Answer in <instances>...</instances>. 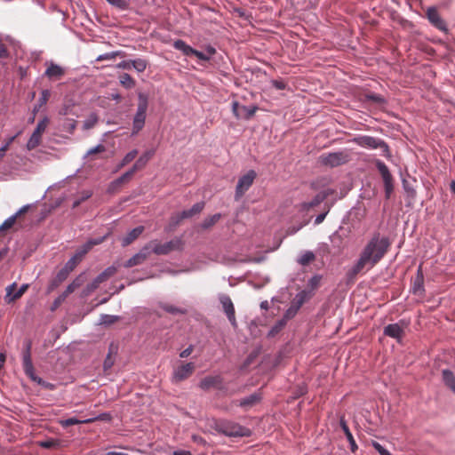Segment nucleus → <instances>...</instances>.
Masks as SVG:
<instances>
[{"label":"nucleus","mask_w":455,"mask_h":455,"mask_svg":"<svg viewBox=\"0 0 455 455\" xmlns=\"http://www.w3.org/2000/svg\"><path fill=\"white\" fill-rule=\"evenodd\" d=\"M390 241L386 235L374 233L361 251L357 260L347 271V277L353 279L365 267L373 268L387 254Z\"/></svg>","instance_id":"obj_1"},{"label":"nucleus","mask_w":455,"mask_h":455,"mask_svg":"<svg viewBox=\"0 0 455 455\" xmlns=\"http://www.w3.org/2000/svg\"><path fill=\"white\" fill-rule=\"evenodd\" d=\"M31 348L32 341L26 339L23 343V350L21 353L22 367L25 374L34 382L42 386L44 388L48 390H53L55 386L52 383L44 380L42 378L36 374L35 368L33 366L31 359Z\"/></svg>","instance_id":"obj_2"},{"label":"nucleus","mask_w":455,"mask_h":455,"mask_svg":"<svg viewBox=\"0 0 455 455\" xmlns=\"http://www.w3.org/2000/svg\"><path fill=\"white\" fill-rule=\"evenodd\" d=\"M148 108V97L146 93H138V105L132 117V136L137 135L145 126L147 111Z\"/></svg>","instance_id":"obj_3"},{"label":"nucleus","mask_w":455,"mask_h":455,"mask_svg":"<svg viewBox=\"0 0 455 455\" xmlns=\"http://www.w3.org/2000/svg\"><path fill=\"white\" fill-rule=\"evenodd\" d=\"M352 141L357 146L367 149H380L381 156L386 158L391 157V153L387 143L380 139L370 135H357L352 139Z\"/></svg>","instance_id":"obj_4"},{"label":"nucleus","mask_w":455,"mask_h":455,"mask_svg":"<svg viewBox=\"0 0 455 455\" xmlns=\"http://www.w3.org/2000/svg\"><path fill=\"white\" fill-rule=\"evenodd\" d=\"M148 246H150L151 253L156 255H167L172 251H182L184 249V241L181 237L178 236L164 243L155 239L148 243Z\"/></svg>","instance_id":"obj_5"},{"label":"nucleus","mask_w":455,"mask_h":455,"mask_svg":"<svg viewBox=\"0 0 455 455\" xmlns=\"http://www.w3.org/2000/svg\"><path fill=\"white\" fill-rule=\"evenodd\" d=\"M351 160L350 153L347 149H342L335 152L322 154L318 161L321 165L336 168L347 164Z\"/></svg>","instance_id":"obj_6"},{"label":"nucleus","mask_w":455,"mask_h":455,"mask_svg":"<svg viewBox=\"0 0 455 455\" xmlns=\"http://www.w3.org/2000/svg\"><path fill=\"white\" fill-rule=\"evenodd\" d=\"M216 430L218 433L229 437H243L251 435L250 429L246 427L228 420L218 422L216 424Z\"/></svg>","instance_id":"obj_7"},{"label":"nucleus","mask_w":455,"mask_h":455,"mask_svg":"<svg viewBox=\"0 0 455 455\" xmlns=\"http://www.w3.org/2000/svg\"><path fill=\"white\" fill-rule=\"evenodd\" d=\"M375 165L379 172L384 183L385 197L389 199L394 189L393 178L388 167L379 159L375 160Z\"/></svg>","instance_id":"obj_8"},{"label":"nucleus","mask_w":455,"mask_h":455,"mask_svg":"<svg viewBox=\"0 0 455 455\" xmlns=\"http://www.w3.org/2000/svg\"><path fill=\"white\" fill-rule=\"evenodd\" d=\"M116 271L117 267L116 266L112 265L108 267L85 286L83 293L84 295H88L91 292L94 291L101 283L114 275L116 273Z\"/></svg>","instance_id":"obj_9"},{"label":"nucleus","mask_w":455,"mask_h":455,"mask_svg":"<svg viewBox=\"0 0 455 455\" xmlns=\"http://www.w3.org/2000/svg\"><path fill=\"white\" fill-rule=\"evenodd\" d=\"M257 173L253 170H249L244 175L241 176L235 187V197L236 200L241 198L251 188Z\"/></svg>","instance_id":"obj_10"},{"label":"nucleus","mask_w":455,"mask_h":455,"mask_svg":"<svg viewBox=\"0 0 455 455\" xmlns=\"http://www.w3.org/2000/svg\"><path fill=\"white\" fill-rule=\"evenodd\" d=\"M49 123V118L47 116H44L42 120H40L35 131L31 134L30 138L28 139L27 142V149L32 150L35 149L36 147L39 146L41 142L42 133L45 131L47 124Z\"/></svg>","instance_id":"obj_11"},{"label":"nucleus","mask_w":455,"mask_h":455,"mask_svg":"<svg viewBox=\"0 0 455 455\" xmlns=\"http://www.w3.org/2000/svg\"><path fill=\"white\" fill-rule=\"evenodd\" d=\"M218 299L231 325L236 327L235 307L230 297L228 294L220 293Z\"/></svg>","instance_id":"obj_12"},{"label":"nucleus","mask_w":455,"mask_h":455,"mask_svg":"<svg viewBox=\"0 0 455 455\" xmlns=\"http://www.w3.org/2000/svg\"><path fill=\"white\" fill-rule=\"evenodd\" d=\"M333 193L334 190L331 188L322 190L319 193H317L311 201L301 203L299 205V210L301 212H307L310 208L319 205Z\"/></svg>","instance_id":"obj_13"},{"label":"nucleus","mask_w":455,"mask_h":455,"mask_svg":"<svg viewBox=\"0 0 455 455\" xmlns=\"http://www.w3.org/2000/svg\"><path fill=\"white\" fill-rule=\"evenodd\" d=\"M195 368L196 365L192 362L178 366L172 372V382L178 383L188 379L194 372Z\"/></svg>","instance_id":"obj_14"},{"label":"nucleus","mask_w":455,"mask_h":455,"mask_svg":"<svg viewBox=\"0 0 455 455\" xmlns=\"http://www.w3.org/2000/svg\"><path fill=\"white\" fill-rule=\"evenodd\" d=\"M76 267L75 259H69L65 263L64 267L57 273L54 280L52 282L51 289L64 282L68 278L69 273L72 272Z\"/></svg>","instance_id":"obj_15"},{"label":"nucleus","mask_w":455,"mask_h":455,"mask_svg":"<svg viewBox=\"0 0 455 455\" xmlns=\"http://www.w3.org/2000/svg\"><path fill=\"white\" fill-rule=\"evenodd\" d=\"M150 253V246H148V243H147L140 250L139 252L126 260L124 264V267L129 268L137 265H140L147 259Z\"/></svg>","instance_id":"obj_16"},{"label":"nucleus","mask_w":455,"mask_h":455,"mask_svg":"<svg viewBox=\"0 0 455 455\" xmlns=\"http://www.w3.org/2000/svg\"><path fill=\"white\" fill-rule=\"evenodd\" d=\"M427 16L432 26L442 32L448 33L447 25L441 18L435 7H429L427 11Z\"/></svg>","instance_id":"obj_17"},{"label":"nucleus","mask_w":455,"mask_h":455,"mask_svg":"<svg viewBox=\"0 0 455 455\" xmlns=\"http://www.w3.org/2000/svg\"><path fill=\"white\" fill-rule=\"evenodd\" d=\"M222 384H223V379L220 375L206 376L199 381L198 387L202 390L207 391L212 387L222 389L223 388Z\"/></svg>","instance_id":"obj_18"},{"label":"nucleus","mask_w":455,"mask_h":455,"mask_svg":"<svg viewBox=\"0 0 455 455\" xmlns=\"http://www.w3.org/2000/svg\"><path fill=\"white\" fill-rule=\"evenodd\" d=\"M411 291L414 295H418L419 297H424L425 295L424 275L422 272L421 265H419L417 269L416 276L412 282Z\"/></svg>","instance_id":"obj_19"},{"label":"nucleus","mask_w":455,"mask_h":455,"mask_svg":"<svg viewBox=\"0 0 455 455\" xmlns=\"http://www.w3.org/2000/svg\"><path fill=\"white\" fill-rule=\"evenodd\" d=\"M45 65L47 66V68L45 69L44 76L50 80L60 79L64 76V68L61 66L55 64L52 60L46 61Z\"/></svg>","instance_id":"obj_20"},{"label":"nucleus","mask_w":455,"mask_h":455,"mask_svg":"<svg viewBox=\"0 0 455 455\" xmlns=\"http://www.w3.org/2000/svg\"><path fill=\"white\" fill-rule=\"evenodd\" d=\"M383 333L387 337L396 339L398 343H402L404 331L399 323H395L386 325Z\"/></svg>","instance_id":"obj_21"},{"label":"nucleus","mask_w":455,"mask_h":455,"mask_svg":"<svg viewBox=\"0 0 455 455\" xmlns=\"http://www.w3.org/2000/svg\"><path fill=\"white\" fill-rule=\"evenodd\" d=\"M339 425L346 435L347 442L349 443L351 451L355 452L358 448L357 444L343 416L339 419Z\"/></svg>","instance_id":"obj_22"},{"label":"nucleus","mask_w":455,"mask_h":455,"mask_svg":"<svg viewBox=\"0 0 455 455\" xmlns=\"http://www.w3.org/2000/svg\"><path fill=\"white\" fill-rule=\"evenodd\" d=\"M144 231L143 226H138L132 228L125 236L121 239V244L123 247L128 246L135 239H137Z\"/></svg>","instance_id":"obj_23"},{"label":"nucleus","mask_w":455,"mask_h":455,"mask_svg":"<svg viewBox=\"0 0 455 455\" xmlns=\"http://www.w3.org/2000/svg\"><path fill=\"white\" fill-rule=\"evenodd\" d=\"M85 281V274L81 273L78 275L66 288L62 293V298H66L68 294L72 293L76 288L80 287Z\"/></svg>","instance_id":"obj_24"},{"label":"nucleus","mask_w":455,"mask_h":455,"mask_svg":"<svg viewBox=\"0 0 455 455\" xmlns=\"http://www.w3.org/2000/svg\"><path fill=\"white\" fill-rule=\"evenodd\" d=\"M261 400L259 393H252L239 401V406L242 408L251 407Z\"/></svg>","instance_id":"obj_25"},{"label":"nucleus","mask_w":455,"mask_h":455,"mask_svg":"<svg viewBox=\"0 0 455 455\" xmlns=\"http://www.w3.org/2000/svg\"><path fill=\"white\" fill-rule=\"evenodd\" d=\"M154 155L155 149L147 150L136 160L132 167L135 168L136 171L143 168Z\"/></svg>","instance_id":"obj_26"},{"label":"nucleus","mask_w":455,"mask_h":455,"mask_svg":"<svg viewBox=\"0 0 455 455\" xmlns=\"http://www.w3.org/2000/svg\"><path fill=\"white\" fill-rule=\"evenodd\" d=\"M204 208V202H197L192 205L191 208L181 211V217H185L186 219L191 218L196 214L200 213Z\"/></svg>","instance_id":"obj_27"},{"label":"nucleus","mask_w":455,"mask_h":455,"mask_svg":"<svg viewBox=\"0 0 455 455\" xmlns=\"http://www.w3.org/2000/svg\"><path fill=\"white\" fill-rule=\"evenodd\" d=\"M443 380L444 384L455 394V375L449 370L444 369L442 371Z\"/></svg>","instance_id":"obj_28"},{"label":"nucleus","mask_w":455,"mask_h":455,"mask_svg":"<svg viewBox=\"0 0 455 455\" xmlns=\"http://www.w3.org/2000/svg\"><path fill=\"white\" fill-rule=\"evenodd\" d=\"M173 47L174 49L180 51L185 56H191L194 52V48L181 39L174 41Z\"/></svg>","instance_id":"obj_29"},{"label":"nucleus","mask_w":455,"mask_h":455,"mask_svg":"<svg viewBox=\"0 0 455 455\" xmlns=\"http://www.w3.org/2000/svg\"><path fill=\"white\" fill-rule=\"evenodd\" d=\"M309 298L310 292L306 290H302L295 295L291 304H293L297 308H300L301 306L309 299Z\"/></svg>","instance_id":"obj_30"},{"label":"nucleus","mask_w":455,"mask_h":455,"mask_svg":"<svg viewBox=\"0 0 455 455\" xmlns=\"http://www.w3.org/2000/svg\"><path fill=\"white\" fill-rule=\"evenodd\" d=\"M160 307L166 313H169V314L174 315L187 314L186 308L179 307L174 305L168 304V303H162L160 305Z\"/></svg>","instance_id":"obj_31"},{"label":"nucleus","mask_w":455,"mask_h":455,"mask_svg":"<svg viewBox=\"0 0 455 455\" xmlns=\"http://www.w3.org/2000/svg\"><path fill=\"white\" fill-rule=\"evenodd\" d=\"M118 79L120 84L126 90L132 89L136 84V81L127 73L121 74Z\"/></svg>","instance_id":"obj_32"},{"label":"nucleus","mask_w":455,"mask_h":455,"mask_svg":"<svg viewBox=\"0 0 455 455\" xmlns=\"http://www.w3.org/2000/svg\"><path fill=\"white\" fill-rule=\"evenodd\" d=\"M258 110V107L256 105H250V106H244V105H242L241 107V118L240 119H244V120H249L251 119L254 114L256 113V111Z\"/></svg>","instance_id":"obj_33"},{"label":"nucleus","mask_w":455,"mask_h":455,"mask_svg":"<svg viewBox=\"0 0 455 455\" xmlns=\"http://www.w3.org/2000/svg\"><path fill=\"white\" fill-rule=\"evenodd\" d=\"M91 422H92V419H78L76 417H70L66 419H61L60 421V425L64 427L73 426V425L91 423Z\"/></svg>","instance_id":"obj_34"},{"label":"nucleus","mask_w":455,"mask_h":455,"mask_svg":"<svg viewBox=\"0 0 455 455\" xmlns=\"http://www.w3.org/2000/svg\"><path fill=\"white\" fill-rule=\"evenodd\" d=\"M148 65V63L145 59L138 58L132 60V68H133L139 73L144 72L147 69Z\"/></svg>","instance_id":"obj_35"},{"label":"nucleus","mask_w":455,"mask_h":455,"mask_svg":"<svg viewBox=\"0 0 455 455\" xmlns=\"http://www.w3.org/2000/svg\"><path fill=\"white\" fill-rule=\"evenodd\" d=\"M220 218V213H215L208 218H205L201 223V228L203 229H208L211 227H212L217 221H219Z\"/></svg>","instance_id":"obj_36"},{"label":"nucleus","mask_w":455,"mask_h":455,"mask_svg":"<svg viewBox=\"0 0 455 455\" xmlns=\"http://www.w3.org/2000/svg\"><path fill=\"white\" fill-rule=\"evenodd\" d=\"M286 325V323L282 318L277 320L275 324L270 328L267 332V337H275L279 333L282 329Z\"/></svg>","instance_id":"obj_37"},{"label":"nucleus","mask_w":455,"mask_h":455,"mask_svg":"<svg viewBox=\"0 0 455 455\" xmlns=\"http://www.w3.org/2000/svg\"><path fill=\"white\" fill-rule=\"evenodd\" d=\"M137 155H138V150L137 149H132V150L129 151L124 156L122 161L118 164L117 168L118 169L123 168L124 166H125L126 164L131 163L137 156Z\"/></svg>","instance_id":"obj_38"},{"label":"nucleus","mask_w":455,"mask_h":455,"mask_svg":"<svg viewBox=\"0 0 455 455\" xmlns=\"http://www.w3.org/2000/svg\"><path fill=\"white\" fill-rule=\"evenodd\" d=\"M136 172L135 168L132 167L124 173H123L120 177L114 180V185H122L124 182L127 181Z\"/></svg>","instance_id":"obj_39"},{"label":"nucleus","mask_w":455,"mask_h":455,"mask_svg":"<svg viewBox=\"0 0 455 455\" xmlns=\"http://www.w3.org/2000/svg\"><path fill=\"white\" fill-rule=\"evenodd\" d=\"M124 56V52L121 51L109 52L103 54L99 55L96 58V61L114 60L116 56Z\"/></svg>","instance_id":"obj_40"},{"label":"nucleus","mask_w":455,"mask_h":455,"mask_svg":"<svg viewBox=\"0 0 455 455\" xmlns=\"http://www.w3.org/2000/svg\"><path fill=\"white\" fill-rule=\"evenodd\" d=\"M299 308H297L293 304H291V306L285 310L282 319L284 320V322L287 323V322L293 318Z\"/></svg>","instance_id":"obj_41"},{"label":"nucleus","mask_w":455,"mask_h":455,"mask_svg":"<svg viewBox=\"0 0 455 455\" xmlns=\"http://www.w3.org/2000/svg\"><path fill=\"white\" fill-rule=\"evenodd\" d=\"M314 259V252H312L311 251H307L299 258L298 262L302 266H306Z\"/></svg>","instance_id":"obj_42"},{"label":"nucleus","mask_w":455,"mask_h":455,"mask_svg":"<svg viewBox=\"0 0 455 455\" xmlns=\"http://www.w3.org/2000/svg\"><path fill=\"white\" fill-rule=\"evenodd\" d=\"M117 315L102 314L100 315V323L104 325H110L118 320Z\"/></svg>","instance_id":"obj_43"},{"label":"nucleus","mask_w":455,"mask_h":455,"mask_svg":"<svg viewBox=\"0 0 455 455\" xmlns=\"http://www.w3.org/2000/svg\"><path fill=\"white\" fill-rule=\"evenodd\" d=\"M62 127L65 132L72 134L76 128V121L75 119L68 118L63 123Z\"/></svg>","instance_id":"obj_44"},{"label":"nucleus","mask_w":455,"mask_h":455,"mask_svg":"<svg viewBox=\"0 0 455 455\" xmlns=\"http://www.w3.org/2000/svg\"><path fill=\"white\" fill-rule=\"evenodd\" d=\"M88 250L89 246L84 245L83 248L77 250L74 256H72L70 259H75V263L77 265L81 261L84 255L88 251Z\"/></svg>","instance_id":"obj_45"},{"label":"nucleus","mask_w":455,"mask_h":455,"mask_svg":"<svg viewBox=\"0 0 455 455\" xmlns=\"http://www.w3.org/2000/svg\"><path fill=\"white\" fill-rule=\"evenodd\" d=\"M91 191H83L82 196L73 202L72 208L78 207L84 201L87 200L92 196Z\"/></svg>","instance_id":"obj_46"},{"label":"nucleus","mask_w":455,"mask_h":455,"mask_svg":"<svg viewBox=\"0 0 455 455\" xmlns=\"http://www.w3.org/2000/svg\"><path fill=\"white\" fill-rule=\"evenodd\" d=\"M15 221V217L12 215L5 219L2 225H0V232L11 228L14 225Z\"/></svg>","instance_id":"obj_47"},{"label":"nucleus","mask_w":455,"mask_h":455,"mask_svg":"<svg viewBox=\"0 0 455 455\" xmlns=\"http://www.w3.org/2000/svg\"><path fill=\"white\" fill-rule=\"evenodd\" d=\"M366 99L370 101H372V102H375L378 104H382V103L386 102L383 96H381L380 94H377V93H368V94H366Z\"/></svg>","instance_id":"obj_48"},{"label":"nucleus","mask_w":455,"mask_h":455,"mask_svg":"<svg viewBox=\"0 0 455 455\" xmlns=\"http://www.w3.org/2000/svg\"><path fill=\"white\" fill-rule=\"evenodd\" d=\"M16 288V283H11L10 285H8L5 289L6 291V294L4 296V300L7 302V303H11L12 302L13 300H11V298L12 297V295L14 294L13 291L14 289Z\"/></svg>","instance_id":"obj_49"},{"label":"nucleus","mask_w":455,"mask_h":455,"mask_svg":"<svg viewBox=\"0 0 455 455\" xmlns=\"http://www.w3.org/2000/svg\"><path fill=\"white\" fill-rule=\"evenodd\" d=\"M104 151H105V147L100 143V144L96 145L95 147L90 148L84 155V158H86L91 155L104 152Z\"/></svg>","instance_id":"obj_50"},{"label":"nucleus","mask_w":455,"mask_h":455,"mask_svg":"<svg viewBox=\"0 0 455 455\" xmlns=\"http://www.w3.org/2000/svg\"><path fill=\"white\" fill-rule=\"evenodd\" d=\"M28 283H24L22 284L15 292L14 294L12 295V297L11 298V300H16L18 299L19 298H20L23 293L28 290Z\"/></svg>","instance_id":"obj_51"},{"label":"nucleus","mask_w":455,"mask_h":455,"mask_svg":"<svg viewBox=\"0 0 455 455\" xmlns=\"http://www.w3.org/2000/svg\"><path fill=\"white\" fill-rule=\"evenodd\" d=\"M372 446L380 455H392L383 445L378 442L373 441Z\"/></svg>","instance_id":"obj_52"},{"label":"nucleus","mask_w":455,"mask_h":455,"mask_svg":"<svg viewBox=\"0 0 455 455\" xmlns=\"http://www.w3.org/2000/svg\"><path fill=\"white\" fill-rule=\"evenodd\" d=\"M50 97V91L49 90H43L41 92V95L38 99V101H37V104L41 105V106H44L46 104L48 99Z\"/></svg>","instance_id":"obj_53"},{"label":"nucleus","mask_w":455,"mask_h":455,"mask_svg":"<svg viewBox=\"0 0 455 455\" xmlns=\"http://www.w3.org/2000/svg\"><path fill=\"white\" fill-rule=\"evenodd\" d=\"M109 4L114 5L121 10H124L127 7L125 0H106Z\"/></svg>","instance_id":"obj_54"},{"label":"nucleus","mask_w":455,"mask_h":455,"mask_svg":"<svg viewBox=\"0 0 455 455\" xmlns=\"http://www.w3.org/2000/svg\"><path fill=\"white\" fill-rule=\"evenodd\" d=\"M321 279L322 275H315L308 280V284L311 286L312 289H315L320 284Z\"/></svg>","instance_id":"obj_55"},{"label":"nucleus","mask_w":455,"mask_h":455,"mask_svg":"<svg viewBox=\"0 0 455 455\" xmlns=\"http://www.w3.org/2000/svg\"><path fill=\"white\" fill-rule=\"evenodd\" d=\"M241 107L242 105H240L237 101H233L232 102V112H233V115L237 118V119H240L241 118Z\"/></svg>","instance_id":"obj_56"},{"label":"nucleus","mask_w":455,"mask_h":455,"mask_svg":"<svg viewBox=\"0 0 455 455\" xmlns=\"http://www.w3.org/2000/svg\"><path fill=\"white\" fill-rule=\"evenodd\" d=\"M271 84L277 90H284L286 88V84L282 79H273L271 80Z\"/></svg>","instance_id":"obj_57"},{"label":"nucleus","mask_w":455,"mask_h":455,"mask_svg":"<svg viewBox=\"0 0 455 455\" xmlns=\"http://www.w3.org/2000/svg\"><path fill=\"white\" fill-rule=\"evenodd\" d=\"M184 219H186V218L185 217H181V212H180L177 213L176 215H173V216L171 217L170 224H171L172 227L175 228Z\"/></svg>","instance_id":"obj_58"},{"label":"nucleus","mask_w":455,"mask_h":455,"mask_svg":"<svg viewBox=\"0 0 455 455\" xmlns=\"http://www.w3.org/2000/svg\"><path fill=\"white\" fill-rule=\"evenodd\" d=\"M21 133V132H18L16 134H14L13 136H11V137H8L6 140H5V142L0 147V148H4V151L6 152L7 149L9 148L10 145L14 141V140Z\"/></svg>","instance_id":"obj_59"},{"label":"nucleus","mask_w":455,"mask_h":455,"mask_svg":"<svg viewBox=\"0 0 455 455\" xmlns=\"http://www.w3.org/2000/svg\"><path fill=\"white\" fill-rule=\"evenodd\" d=\"M113 364H114V360L111 357V353L109 352L107 355V356H106V358H105V360L103 362V369H104V371L109 370L113 366Z\"/></svg>","instance_id":"obj_60"},{"label":"nucleus","mask_w":455,"mask_h":455,"mask_svg":"<svg viewBox=\"0 0 455 455\" xmlns=\"http://www.w3.org/2000/svg\"><path fill=\"white\" fill-rule=\"evenodd\" d=\"M92 419V422L95 420L109 421L111 419V415L109 412H103Z\"/></svg>","instance_id":"obj_61"},{"label":"nucleus","mask_w":455,"mask_h":455,"mask_svg":"<svg viewBox=\"0 0 455 455\" xmlns=\"http://www.w3.org/2000/svg\"><path fill=\"white\" fill-rule=\"evenodd\" d=\"M192 55L196 56L199 60L204 61H209L210 60V55H207L206 53L200 52L198 50L194 49V52Z\"/></svg>","instance_id":"obj_62"},{"label":"nucleus","mask_w":455,"mask_h":455,"mask_svg":"<svg viewBox=\"0 0 455 455\" xmlns=\"http://www.w3.org/2000/svg\"><path fill=\"white\" fill-rule=\"evenodd\" d=\"M116 68L131 69L132 68V60H122L121 62L116 64Z\"/></svg>","instance_id":"obj_63"},{"label":"nucleus","mask_w":455,"mask_h":455,"mask_svg":"<svg viewBox=\"0 0 455 455\" xmlns=\"http://www.w3.org/2000/svg\"><path fill=\"white\" fill-rule=\"evenodd\" d=\"M193 349H194L193 345H189L188 347H186L184 350H182L180 353V357L186 358V357L189 356L191 355Z\"/></svg>","instance_id":"obj_64"}]
</instances>
